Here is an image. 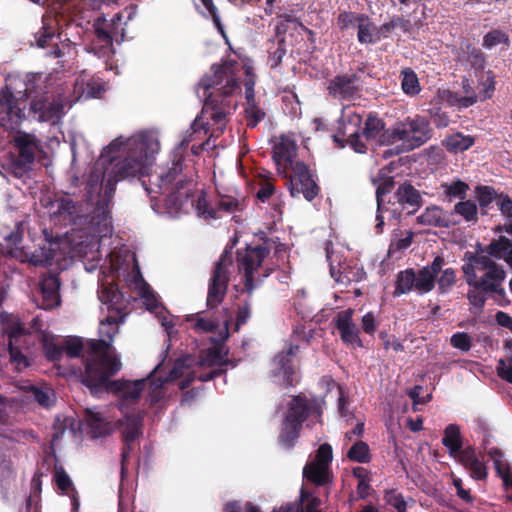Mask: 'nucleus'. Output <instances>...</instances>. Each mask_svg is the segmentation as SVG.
<instances>
[{
    "label": "nucleus",
    "mask_w": 512,
    "mask_h": 512,
    "mask_svg": "<svg viewBox=\"0 0 512 512\" xmlns=\"http://www.w3.org/2000/svg\"><path fill=\"white\" fill-rule=\"evenodd\" d=\"M22 90L13 91L6 86L0 92V106L6 112L8 120H1V125L8 128H16L24 117L25 100L32 98L31 112L40 122H59L64 114L65 104H71L83 97H100L105 91L104 85L93 81L86 73H82L74 83V96L72 99L59 97L56 99L50 90L46 78L42 74L31 73L26 76Z\"/></svg>",
    "instance_id": "obj_1"
},
{
    "label": "nucleus",
    "mask_w": 512,
    "mask_h": 512,
    "mask_svg": "<svg viewBox=\"0 0 512 512\" xmlns=\"http://www.w3.org/2000/svg\"><path fill=\"white\" fill-rule=\"evenodd\" d=\"M159 149L158 138L153 133L113 140L91 169L88 177L90 192L98 193L105 186V194L110 196L117 182L144 176Z\"/></svg>",
    "instance_id": "obj_2"
},
{
    "label": "nucleus",
    "mask_w": 512,
    "mask_h": 512,
    "mask_svg": "<svg viewBox=\"0 0 512 512\" xmlns=\"http://www.w3.org/2000/svg\"><path fill=\"white\" fill-rule=\"evenodd\" d=\"M252 66L245 63L240 66L232 61L225 62L222 65H213L211 67V75L205 76L198 85L197 94L204 99V106L201 116L196 118L192 123L194 131L199 130L204 125V120H207L209 127H216L214 132H222L227 123V113L230 110V104L222 100L218 103L219 96H230L237 89H239L238 80L242 75L246 76L245 80V94L249 107L246 109L248 117H253L254 120L250 123L255 126L262 118L263 113L255 110L254 107V76L252 73Z\"/></svg>",
    "instance_id": "obj_3"
},
{
    "label": "nucleus",
    "mask_w": 512,
    "mask_h": 512,
    "mask_svg": "<svg viewBox=\"0 0 512 512\" xmlns=\"http://www.w3.org/2000/svg\"><path fill=\"white\" fill-rule=\"evenodd\" d=\"M124 322V316L116 318L109 315L100 322L99 340L88 341L91 350L87 363V373L84 378L87 387H96L107 383L109 376H113L121 368V362L115 355L111 343L118 333L119 324Z\"/></svg>",
    "instance_id": "obj_4"
},
{
    "label": "nucleus",
    "mask_w": 512,
    "mask_h": 512,
    "mask_svg": "<svg viewBox=\"0 0 512 512\" xmlns=\"http://www.w3.org/2000/svg\"><path fill=\"white\" fill-rule=\"evenodd\" d=\"M192 363V358L190 356L178 359L175 362L173 369L171 370L169 377L165 380L159 379L157 382L155 381V374L158 367L153 370L147 379H140L136 381H115L110 382V377L107 379V383L104 385H99L96 387H88L92 393H99L101 390H114L119 393L123 403L121 409H123L124 403H129L139 398L140 393L144 389H149V395L151 401L158 399L160 395V388L167 381H174L180 377L187 376L188 379L185 382L181 383V388H185L192 381L190 377V372L188 371L190 365Z\"/></svg>",
    "instance_id": "obj_5"
},
{
    "label": "nucleus",
    "mask_w": 512,
    "mask_h": 512,
    "mask_svg": "<svg viewBox=\"0 0 512 512\" xmlns=\"http://www.w3.org/2000/svg\"><path fill=\"white\" fill-rule=\"evenodd\" d=\"M462 271L469 286L486 293L504 294L502 284L506 278L504 268L492 258L477 249L475 253L467 251L463 257Z\"/></svg>",
    "instance_id": "obj_6"
},
{
    "label": "nucleus",
    "mask_w": 512,
    "mask_h": 512,
    "mask_svg": "<svg viewBox=\"0 0 512 512\" xmlns=\"http://www.w3.org/2000/svg\"><path fill=\"white\" fill-rule=\"evenodd\" d=\"M382 143L395 145V153L399 154L420 147L431 138L428 120L416 115L408 117L387 129L381 135Z\"/></svg>",
    "instance_id": "obj_7"
},
{
    "label": "nucleus",
    "mask_w": 512,
    "mask_h": 512,
    "mask_svg": "<svg viewBox=\"0 0 512 512\" xmlns=\"http://www.w3.org/2000/svg\"><path fill=\"white\" fill-rule=\"evenodd\" d=\"M182 166L179 161L174 162L168 170H163L159 178V190L167 193L165 208L169 215L176 217L185 210L189 197L192 196L194 184L183 181Z\"/></svg>",
    "instance_id": "obj_8"
},
{
    "label": "nucleus",
    "mask_w": 512,
    "mask_h": 512,
    "mask_svg": "<svg viewBox=\"0 0 512 512\" xmlns=\"http://www.w3.org/2000/svg\"><path fill=\"white\" fill-rule=\"evenodd\" d=\"M102 226L96 231L97 234L88 235L82 230H73L66 235L62 244L70 248L71 257L86 258L89 261H99V237L108 235L112 230L111 220L108 217L102 219Z\"/></svg>",
    "instance_id": "obj_9"
},
{
    "label": "nucleus",
    "mask_w": 512,
    "mask_h": 512,
    "mask_svg": "<svg viewBox=\"0 0 512 512\" xmlns=\"http://www.w3.org/2000/svg\"><path fill=\"white\" fill-rule=\"evenodd\" d=\"M267 255L265 247L247 248L238 253V269L241 281L244 282L243 290L251 292L261 278L268 276L270 269L264 265Z\"/></svg>",
    "instance_id": "obj_10"
},
{
    "label": "nucleus",
    "mask_w": 512,
    "mask_h": 512,
    "mask_svg": "<svg viewBox=\"0 0 512 512\" xmlns=\"http://www.w3.org/2000/svg\"><path fill=\"white\" fill-rule=\"evenodd\" d=\"M129 285L132 286L133 289L137 291L138 295L143 299L146 308L156 314L162 327L166 330L167 334L171 336L173 333V327L175 325L174 318L159 305L154 291L143 280L138 271L135 272V274L132 276V279L129 280Z\"/></svg>",
    "instance_id": "obj_11"
},
{
    "label": "nucleus",
    "mask_w": 512,
    "mask_h": 512,
    "mask_svg": "<svg viewBox=\"0 0 512 512\" xmlns=\"http://www.w3.org/2000/svg\"><path fill=\"white\" fill-rule=\"evenodd\" d=\"M326 256L330 265V275L337 284L348 286L353 282H361L366 278V272L361 265L341 262L338 252L333 246L328 245L326 247Z\"/></svg>",
    "instance_id": "obj_12"
},
{
    "label": "nucleus",
    "mask_w": 512,
    "mask_h": 512,
    "mask_svg": "<svg viewBox=\"0 0 512 512\" xmlns=\"http://www.w3.org/2000/svg\"><path fill=\"white\" fill-rule=\"evenodd\" d=\"M361 123V115L344 111L341 117L339 135L334 136L335 142L339 143L341 147L350 145L357 153H365L366 146L360 135Z\"/></svg>",
    "instance_id": "obj_13"
},
{
    "label": "nucleus",
    "mask_w": 512,
    "mask_h": 512,
    "mask_svg": "<svg viewBox=\"0 0 512 512\" xmlns=\"http://www.w3.org/2000/svg\"><path fill=\"white\" fill-rule=\"evenodd\" d=\"M307 403L301 397H295L290 402L288 413L282 425L280 441L290 447L299 435L302 421L306 417Z\"/></svg>",
    "instance_id": "obj_14"
},
{
    "label": "nucleus",
    "mask_w": 512,
    "mask_h": 512,
    "mask_svg": "<svg viewBox=\"0 0 512 512\" xmlns=\"http://www.w3.org/2000/svg\"><path fill=\"white\" fill-rule=\"evenodd\" d=\"M0 320L4 334L9 338L8 345L11 362L14 363L18 369L27 367V359L22 355L17 347L19 338L25 334L26 329L23 327L17 316L1 313Z\"/></svg>",
    "instance_id": "obj_15"
},
{
    "label": "nucleus",
    "mask_w": 512,
    "mask_h": 512,
    "mask_svg": "<svg viewBox=\"0 0 512 512\" xmlns=\"http://www.w3.org/2000/svg\"><path fill=\"white\" fill-rule=\"evenodd\" d=\"M332 461V448L322 444L315 459L306 464L303 469L304 477L316 485H324L329 481V465Z\"/></svg>",
    "instance_id": "obj_16"
},
{
    "label": "nucleus",
    "mask_w": 512,
    "mask_h": 512,
    "mask_svg": "<svg viewBox=\"0 0 512 512\" xmlns=\"http://www.w3.org/2000/svg\"><path fill=\"white\" fill-rule=\"evenodd\" d=\"M290 192L293 197L302 194L308 201L313 200L318 194V187L308 170L302 162H296L291 168Z\"/></svg>",
    "instance_id": "obj_17"
},
{
    "label": "nucleus",
    "mask_w": 512,
    "mask_h": 512,
    "mask_svg": "<svg viewBox=\"0 0 512 512\" xmlns=\"http://www.w3.org/2000/svg\"><path fill=\"white\" fill-rule=\"evenodd\" d=\"M231 264V255L228 252H224L216 265L209 285L207 297L209 306H216L221 302L226 292L228 281L227 272Z\"/></svg>",
    "instance_id": "obj_18"
},
{
    "label": "nucleus",
    "mask_w": 512,
    "mask_h": 512,
    "mask_svg": "<svg viewBox=\"0 0 512 512\" xmlns=\"http://www.w3.org/2000/svg\"><path fill=\"white\" fill-rule=\"evenodd\" d=\"M296 150V142L289 135H282L275 143L273 148V160L280 174L286 175L287 170L295 165L294 157Z\"/></svg>",
    "instance_id": "obj_19"
},
{
    "label": "nucleus",
    "mask_w": 512,
    "mask_h": 512,
    "mask_svg": "<svg viewBox=\"0 0 512 512\" xmlns=\"http://www.w3.org/2000/svg\"><path fill=\"white\" fill-rule=\"evenodd\" d=\"M354 310L349 308L341 311L335 318L336 328L340 333L341 340L353 348L361 347L359 329L353 321Z\"/></svg>",
    "instance_id": "obj_20"
},
{
    "label": "nucleus",
    "mask_w": 512,
    "mask_h": 512,
    "mask_svg": "<svg viewBox=\"0 0 512 512\" xmlns=\"http://www.w3.org/2000/svg\"><path fill=\"white\" fill-rule=\"evenodd\" d=\"M239 202L233 197H222L217 204V208H209L205 194L198 197L196 211L199 216L206 220L222 217L224 213H234L238 210Z\"/></svg>",
    "instance_id": "obj_21"
},
{
    "label": "nucleus",
    "mask_w": 512,
    "mask_h": 512,
    "mask_svg": "<svg viewBox=\"0 0 512 512\" xmlns=\"http://www.w3.org/2000/svg\"><path fill=\"white\" fill-rule=\"evenodd\" d=\"M293 354L291 347L286 353L278 354L272 361V377L278 385L289 386L296 381V373L290 364V356Z\"/></svg>",
    "instance_id": "obj_22"
},
{
    "label": "nucleus",
    "mask_w": 512,
    "mask_h": 512,
    "mask_svg": "<svg viewBox=\"0 0 512 512\" xmlns=\"http://www.w3.org/2000/svg\"><path fill=\"white\" fill-rule=\"evenodd\" d=\"M469 471L470 476L476 480H484L487 477V468L474 448L467 447L455 458Z\"/></svg>",
    "instance_id": "obj_23"
},
{
    "label": "nucleus",
    "mask_w": 512,
    "mask_h": 512,
    "mask_svg": "<svg viewBox=\"0 0 512 512\" xmlns=\"http://www.w3.org/2000/svg\"><path fill=\"white\" fill-rule=\"evenodd\" d=\"M481 89L476 93L469 80H463V90L465 95L458 99L461 107L467 108L474 105L477 101H484L492 97L495 86L493 79L488 78L482 83Z\"/></svg>",
    "instance_id": "obj_24"
},
{
    "label": "nucleus",
    "mask_w": 512,
    "mask_h": 512,
    "mask_svg": "<svg viewBox=\"0 0 512 512\" xmlns=\"http://www.w3.org/2000/svg\"><path fill=\"white\" fill-rule=\"evenodd\" d=\"M336 26L340 30H357V32H370L372 23L369 17L363 13H356L351 11L340 12Z\"/></svg>",
    "instance_id": "obj_25"
},
{
    "label": "nucleus",
    "mask_w": 512,
    "mask_h": 512,
    "mask_svg": "<svg viewBox=\"0 0 512 512\" xmlns=\"http://www.w3.org/2000/svg\"><path fill=\"white\" fill-rule=\"evenodd\" d=\"M444 260L441 257H436L430 266L422 268L416 274L415 289L420 293L430 292L435 285V277L441 271Z\"/></svg>",
    "instance_id": "obj_26"
},
{
    "label": "nucleus",
    "mask_w": 512,
    "mask_h": 512,
    "mask_svg": "<svg viewBox=\"0 0 512 512\" xmlns=\"http://www.w3.org/2000/svg\"><path fill=\"white\" fill-rule=\"evenodd\" d=\"M482 253H485L490 258L503 260L512 268V240L500 236L498 239L492 240L485 248L479 247Z\"/></svg>",
    "instance_id": "obj_27"
},
{
    "label": "nucleus",
    "mask_w": 512,
    "mask_h": 512,
    "mask_svg": "<svg viewBox=\"0 0 512 512\" xmlns=\"http://www.w3.org/2000/svg\"><path fill=\"white\" fill-rule=\"evenodd\" d=\"M40 293L42 296V309H51L60 304L59 282L55 276L45 277L40 283Z\"/></svg>",
    "instance_id": "obj_28"
},
{
    "label": "nucleus",
    "mask_w": 512,
    "mask_h": 512,
    "mask_svg": "<svg viewBox=\"0 0 512 512\" xmlns=\"http://www.w3.org/2000/svg\"><path fill=\"white\" fill-rule=\"evenodd\" d=\"M354 82V76H339L330 82L328 89L334 97L340 99L351 98L356 91Z\"/></svg>",
    "instance_id": "obj_29"
},
{
    "label": "nucleus",
    "mask_w": 512,
    "mask_h": 512,
    "mask_svg": "<svg viewBox=\"0 0 512 512\" xmlns=\"http://www.w3.org/2000/svg\"><path fill=\"white\" fill-rule=\"evenodd\" d=\"M442 444L447 448L452 458H457L464 449H462L461 431L456 424H449L442 438Z\"/></svg>",
    "instance_id": "obj_30"
},
{
    "label": "nucleus",
    "mask_w": 512,
    "mask_h": 512,
    "mask_svg": "<svg viewBox=\"0 0 512 512\" xmlns=\"http://www.w3.org/2000/svg\"><path fill=\"white\" fill-rule=\"evenodd\" d=\"M86 421L94 437L108 435L114 430L113 425L95 409H87Z\"/></svg>",
    "instance_id": "obj_31"
},
{
    "label": "nucleus",
    "mask_w": 512,
    "mask_h": 512,
    "mask_svg": "<svg viewBox=\"0 0 512 512\" xmlns=\"http://www.w3.org/2000/svg\"><path fill=\"white\" fill-rule=\"evenodd\" d=\"M488 455L493 461L496 472L501 477L504 486L506 488L512 487V469L504 454L497 448H491Z\"/></svg>",
    "instance_id": "obj_32"
},
{
    "label": "nucleus",
    "mask_w": 512,
    "mask_h": 512,
    "mask_svg": "<svg viewBox=\"0 0 512 512\" xmlns=\"http://www.w3.org/2000/svg\"><path fill=\"white\" fill-rule=\"evenodd\" d=\"M395 197L402 208H412L416 210L421 204L419 192L410 184H402L395 192Z\"/></svg>",
    "instance_id": "obj_33"
},
{
    "label": "nucleus",
    "mask_w": 512,
    "mask_h": 512,
    "mask_svg": "<svg viewBox=\"0 0 512 512\" xmlns=\"http://www.w3.org/2000/svg\"><path fill=\"white\" fill-rule=\"evenodd\" d=\"M475 143V138L471 135H465L460 132L452 133L447 136L443 142L446 149L454 154L464 152L471 148Z\"/></svg>",
    "instance_id": "obj_34"
},
{
    "label": "nucleus",
    "mask_w": 512,
    "mask_h": 512,
    "mask_svg": "<svg viewBox=\"0 0 512 512\" xmlns=\"http://www.w3.org/2000/svg\"><path fill=\"white\" fill-rule=\"evenodd\" d=\"M227 351L223 346L215 345L212 348L203 351L198 365L200 367H218L226 364Z\"/></svg>",
    "instance_id": "obj_35"
},
{
    "label": "nucleus",
    "mask_w": 512,
    "mask_h": 512,
    "mask_svg": "<svg viewBox=\"0 0 512 512\" xmlns=\"http://www.w3.org/2000/svg\"><path fill=\"white\" fill-rule=\"evenodd\" d=\"M417 222L421 225L445 227L448 225V219L443 210L437 206H431L425 209L417 217Z\"/></svg>",
    "instance_id": "obj_36"
},
{
    "label": "nucleus",
    "mask_w": 512,
    "mask_h": 512,
    "mask_svg": "<svg viewBox=\"0 0 512 512\" xmlns=\"http://www.w3.org/2000/svg\"><path fill=\"white\" fill-rule=\"evenodd\" d=\"M98 297L103 304L107 305L109 310L114 309L118 311L120 309L122 295L116 286L110 283H102L98 291Z\"/></svg>",
    "instance_id": "obj_37"
},
{
    "label": "nucleus",
    "mask_w": 512,
    "mask_h": 512,
    "mask_svg": "<svg viewBox=\"0 0 512 512\" xmlns=\"http://www.w3.org/2000/svg\"><path fill=\"white\" fill-rule=\"evenodd\" d=\"M62 351H65L69 357H77L81 355L85 358L86 364L88 363V359L91 355V350L88 348V341L83 343L81 339L76 337L67 339L64 346H62ZM85 373H87V368L85 369ZM85 376L86 374H84L82 381H84ZM83 383L85 384V382Z\"/></svg>",
    "instance_id": "obj_38"
},
{
    "label": "nucleus",
    "mask_w": 512,
    "mask_h": 512,
    "mask_svg": "<svg viewBox=\"0 0 512 512\" xmlns=\"http://www.w3.org/2000/svg\"><path fill=\"white\" fill-rule=\"evenodd\" d=\"M15 144L19 149L20 161L25 166L31 164L34 159L36 144L29 135H20L15 138Z\"/></svg>",
    "instance_id": "obj_39"
},
{
    "label": "nucleus",
    "mask_w": 512,
    "mask_h": 512,
    "mask_svg": "<svg viewBox=\"0 0 512 512\" xmlns=\"http://www.w3.org/2000/svg\"><path fill=\"white\" fill-rule=\"evenodd\" d=\"M401 88L408 96H416L421 91V85L417 74L411 68H405L401 71Z\"/></svg>",
    "instance_id": "obj_40"
},
{
    "label": "nucleus",
    "mask_w": 512,
    "mask_h": 512,
    "mask_svg": "<svg viewBox=\"0 0 512 512\" xmlns=\"http://www.w3.org/2000/svg\"><path fill=\"white\" fill-rule=\"evenodd\" d=\"M91 51L99 57H109L111 54H114L112 35L95 34L91 44Z\"/></svg>",
    "instance_id": "obj_41"
},
{
    "label": "nucleus",
    "mask_w": 512,
    "mask_h": 512,
    "mask_svg": "<svg viewBox=\"0 0 512 512\" xmlns=\"http://www.w3.org/2000/svg\"><path fill=\"white\" fill-rule=\"evenodd\" d=\"M141 418L139 416H127L125 421L119 423V428L126 442H131L140 433Z\"/></svg>",
    "instance_id": "obj_42"
},
{
    "label": "nucleus",
    "mask_w": 512,
    "mask_h": 512,
    "mask_svg": "<svg viewBox=\"0 0 512 512\" xmlns=\"http://www.w3.org/2000/svg\"><path fill=\"white\" fill-rule=\"evenodd\" d=\"M416 273L412 269L401 271L397 276L395 295L410 292L415 288Z\"/></svg>",
    "instance_id": "obj_43"
},
{
    "label": "nucleus",
    "mask_w": 512,
    "mask_h": 512,
    "mask_svg": "<svg viewBox=\"0 0 512 512\" xmlns=\"http://www.w3.org/2000/svg\"><path fill=\"white\" fill-rule=\"evenodd\" d=\"M279 22L276 26L275 32H288L304 30V32H313L306 28L295 16L284 14L279 17Z\"/></svg>",
    "instance_id": "obj_44"
},
{
    "label": "nucleus",
    "mask_w": 512,
    "mask_h": 512,
    "mask_svg": "<svg viewBox=\"0 0 512 512\" xmlns=\"http://www.w3.org/2000/svg\"><path fill=\"white\" fill-rule=\"evenodd\" d=\"M41 341L46 356L51 360H56L62 354V346L58 344V338L49 333H42Z\"/></svg>",
    "instance_id": "obj_45"
},
{
    "label": "nucleus",
    "mask_w": 512,
    "mask_h": 512,
    "mask_svg": "<svg viewBox=\"0 0 512 512\" xmlns=\"http://www.w3.org/2000/svg\"><path fill=\"white\" fill-rule=\"evenodd\" d=\"M347 456L352 461L366 463L370 460L369 446L363 441H357L349 449Z\"/></svg>",
    "instance_id": "obj_46"
},
{
    "label": "nucleus",
    "mask_w": 512,
    "mask_h": 512,
    "mask_svg": "<svg viewBox=\"0 0 512 512\" xmlns=\"http://www.w3.org/2000/svg\"><path fill=\"white\" fill-rule=\"evenodd\" d=\"M391 188H392V180L389 178L382 185H379L376 190L378 210H377V215H376L377 223H376L375 228L378 233L382 231V227L384 225V219H383V215H382V202H383L382 196L385 193L389 192L391 190Z\"/></svg>",
    "instance_id": "obj_47"
},
{
    "label": "nucleus",
    "mask_w": 512,
    "mask_h": 512,
    "mask_svg": "<svg viewBox=\"0 0 512 512\" xmlns=\"http://www.w3.org/2000/svg\"><path fill=\"white\" fill-rule=\"evenodd\" d=\"M413 236L414 234L410 230L395 233L391 241L389 251L394 252L407 249L413 241Z\"/></svg>",
    "instance_id": "obj_48"
},
{
    "label": "nucleus",
    "mask_w": 512,
    "mask_h": 512,
    "mask_svg": "<svg viewBox=\"0 0 512 512\" xmlns=\"http://www.w3.org/2000/svg\"><path fill=\"white\" fill-rule=\"evenodd\" d=\"M454 210L466 221H476L477 219V206L470 200L457 203L454 207Z\"/></svg>",
    "instance_id": "obj_49"
},
{
    "label": "nucleus",
    "mask_w": 512,
    "mask_h": 512,
    "mask_svg": "<svg viewBox=\"0 0 512 512\" xmlns=\"http://www.w3.org/2000/svg\"><path fill=\"white\" fill-rule=\"evenodd\" d=\"M49 244L47 247H40L39 250H36L32 253L29 261L34 265H47L54 258L53 250Z\"/></svg>",
    "instance_id": "obj_50"
},
{
    "label": "nucleus",
    "mask_w": 512,
    "mask_h": 512,
    "mask_svg": "<svg viewBox=\"0 0 512 512\" xmlns=\"http://www.w3.org/2000/svg\"><path fill=\"white\" fill-rule=\"evenodd\" d=\"M444 194L450 197L464 196L468 190V185L460 180H455L451 183H444L441 185Z\"/></svg>",
    "instance_id": "obj_51"
},
{
    "label": "nucleus",
    "mask_w": 512,
    "mask_h": 512,
    "mask_svg": "<svg viewBox=\"0 0 512 512\" xmlns=\"http://www.w3.org/2000/svg\"><path fill=\"white\" fill-rule=\"evenodd\" d=\"M496 371L500 379L512 384V355L500 359Z\"/></svg>",
    "instance_id": "obj_52"
},
{
    "label": "nucleus",
    "mask_w": 512,
    "mask_h": 512,
    "mask_svg": "<svg viewBox=\"0 0 512 512\" xmlns=\"http://www.w3.org/2000/svg\"><path fill=\"white\" fill-rule=\"evenodd\" d=\"M450 343L455 349L467 352L471 348L472 338L467 333L458 332L451 336Z\"/></svg>",
    "instance_id": "obj_53"
},
{
    "label": "nucleus",
    "mask_w": 512,
    "mask_h": 512,
    "mask_svg": "<svg viewBox=\"0 0 512 512\" xmlns=\"http://www.w3.org/2000/svg\"><path fill=\"white\" fill-rule=\"evenodd\" d=\"M187 321H194L193 328L196 332H212L216 328L214 321L197 315H190Z\"/></svg>",
    "instance_id": "obj_54"
},
{
    "label": "nucleus",
    "mask_w": 512,
    "mask_h": 512,
    "mask_svg": "<svg viewBox=\"0 0 512 512\" xmlns=\"http://www.w3.org/2000/svg\"><path fill=\"white\" fill-rule=\"evenodd\" d=\"M386 503L392 506L397 512H405L407 503L403 496L397 491H388L385 495Z\"/></svg>",
    "instance_id": "obj_55"
},
{
    "label": "nucleus",
    "mask_w": 512,
    "mask_h": 512,
    "mask_svg": "<svg viewBox=\"0 0 512 512\" xmlns=\"http://www.w3.org/2000/svg\"><path fill=\"white\" fill-rule=\"evenodd\" d=\"M382 128V123L377 118H368L365 123V128L363 130V136L366 139L374 138L380 132Z\"/></svg>",
    "instance_id": "obj_56"
},
{
    "label": "nucleus",
    "mask_w": 512,
    "mask_h": 512,
    "mask_svg": "<svg viewBox=\"0 0 512 512\" xmlns=\"http://www.w3.org/2000/svg\"><path fill=\"white\" fill-rule=\"evenodd\" d=\"M34 399L42 406H50L54 399L52 391L47 389L33 388L32 390Z\"/></svg>",
    "instance_id": "obj_57"
},
{
    "label": "nucleus",
    "mask_w": 512,
    "mask_h": 512,
    "mask_svg": "<svg viewBox=\"0 0 512 512\" xmlns=\"http://www.w3.org/2000/svg\"><path fill=\"white\" fill-rule=\"evenodd\" d=\"M495 191L487 186L477 189V199L481 207L488 206L495 199Z\"/></svg>",
    "instance_id": "obj_58"
},
{
    "label": "nucleus",
    "mask_w": 512,
    "mask_h": 512,
    "mask_svg": "<svg viewBox=\"0 0 512 512\" xmlns=\"http://www.w3.org/2000/svg\"><path fill=\"white\" fill-rule=\"evenodd\" d=\"M54 477L58 488L63 492H68L72 486V481L68 474L60 468L55 471Z\"/></svg>",
    "instance_id": "obj_59"
},
{
    "label": "nucleus",
    "mask_w": 512,
    "mask_h": 512,
    "mask_svg": "<svg viewBox=\"0 0 512 512\" xmlns=\"http://www.w3.org/2000/svg\"><path fill=\"white\" fill-rule=\"evenodd\" d=\"M455 280V271L452 268L445 269L438 280L439 288L442 290H446L455 283Z\"/></svg>",
    "instance_id": "obj_60"
},
{
    "label": "nucleus",
    "mask_w": 512,
    "mask_h": 512,
    "mask_svg": "<svg viewBox=\"0 0 512 512\" xmlns=\"http://www.w3.org/2000/svg\"><path fill=\"white\" fill-rule=\"evenodd\" d=\"M203 6L207 9L209 15L211 16L218 32H224L223 26L221 24L217 7L214 5L213 0H201Z\"/></svg>",
    "instance_id": "obj_61"
},
{
    "label": "nucleus",
    "mask_w": 512,
    "mask_h": 512,
    "mask_svg": "<svg viewBox=\"0 0 512 512\" xmlns=\"http://www.w3.org/2000/svg\"><path fill=\"white\" fill-rule=\"evenodd\" d=\"M485 293L486 292L481 291L480 289L472 288L468 292V299H469L470 304L478 310L481 309L486 300L485 295H484Z\"/></svg>",
    "instance_id": "obj_62"
},
{
    "label": "nucleus",
    "mask_w": 512,
    "mask_h": 512,
    "mask_svg": "<svg viewBox=\"0 0 512 512\" xmlns=\"http://www.w3.org/2000/svg\"><path fill=\"white\" fill-rule=\"evenodd\" d=\"M377 326L376 317L372 312H368L362 317V327L367 334H374Z\"/></svg>",
    "instance_id": "obj_63"
},
{
    "label": "nucleus",
    "mask_w": 512,
    "mask_h": 512,
    "mask_svg": "<svg viewBox=\"0 0 512 512\" xmlns=\"http://www.w3.org/2000/svg\"><path fill=\"white\" fill-rule=\"evenodd\" d=\"M301 499L305 503L306 512H320L318 510L321 502L319 498L308 495L302 491Z\"/></svg>",
    "instance_id": "obj_64"
}]
</instances>
